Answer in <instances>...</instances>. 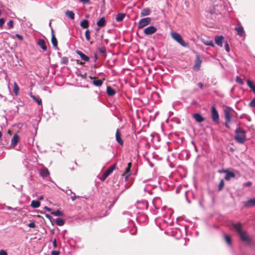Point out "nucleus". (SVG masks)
<instances>
[{"mask_svg":"<svg viewBox=\"0 0 255 255\" xmlns=\"http://www.w3.org/2000/svg\"><path fill=\"white\" fill-rule=\"evenodd\" d=\"M202 42L206 45L211 46H212V47L214 46V44L213 41L212 40H203Z\"/></svg>","mask_w":255,"mask_h":255,"instance_id":"nucleus-34","label":"nucleus"},{"mask_svg":"<svg viewBox=\"0 0 255 255\" xmlns=\"http://www.w3.org/2000/svg\"><path fill=\"white\" fill-rule=\"evenodd\" d=\"M211 118L212 121L216 124L219 123V116L215 106H212L211 109Z\"/></svg>","mask_w":255,"mask_h":255,"instance_id":"nucleus-5","label":"nucleus"},{"mask_svg":"<svg viewBox=\"0 0 255 255\" xmlns=\"http://www.w3.org/2000/svg\"><path fill=\"white\" fill-rule=\"evenodd\" d=\"M106 21L105 17H104L100 18V19L97 22V25L99 27H102L105 26L106 25Z\"/></svg>","mask_w":255,"mask_h":255,"instance_id":"nucleus-22","label":"nucleus"},{"mask_svg":"<svg viewBox=\"0 0 255 255\" xmlns=\"http://www.w3.org/2000/svg\"><path fill=\"white\" fill-rule=\"evenodd\" d=\"M225 50L227 52H229L230 51V47H229V45L228 43L227 42H226L225 43Z\"/></svg>","mask_w":255,"mask_h":255,"instance_id":"nucleus-47","label":"nucleus"},{"mask_svg":"<svg viewBox=\"0 0 255 255\" xmlns=\"http://www.w3.org/2000/svg\"><path fill=\"white\" fill-rule=\"evenodd\" d=\"M235 139L239 143H244L246 140V131L240 127L235 130Z\"/></svg>","mask_w":255,"mask_h":255,"instance_id":"nucleus-2","label":"nucleus"},{"mask_svg":"<svg viewBox=\"0 0 255 255\" xmlns=\"http://www.w3.org/2000/svg\"><path fill=\"white\" fill-rule=\"evenodd\" d=\"M252 90L253 91L254 93L255 94V86H254Z\"/></svg>","mask_w":255,"mask_h":255,"instance_id":"nucleus-64","label":"nucleus"},{"mask_svg":"<svg viewBox=\"0 0 255 255\" xmlns=\"http://www.w3.org/2000/svg\"><path fill=\"white\" fill-rule=\"evenodd\" d=\"M4 22H5V20H4V18H0V27H1L2 26H3V25L4 23Z\"/></svg>","mask_w":255,"mask_h":255,"instance_id":"nucleus-50","label":"nucleus"},{"mask_svg":"<svg viewBox=\"0 0 255 255\" xmlns=\"http://www.w3.org/2000/svg\"><path fill=\"white\" fill-rule=\"evenodd\" d=\"M236 82H237L238 83H239L241 85L244 84V82H243V80L241 78H240L239 76L236 77Z\"/></svg>","mask_w":255,"mask_h":255,"instance_id":"nucleus-42","label":"nucleus"},{"mask_svg":"<svg viewBox=\"0 0 255 255\" xmlns=\"http://www.w3.org/2000/svg\"><path fill=\"white\" fill-rule=\"evenodd\" d=\"M80 26L83 28H87L89 27V21L87 19L83 20L80 23Z\"/></svg>","mask_w":255,"mask_h":255,"instance_id":"nucleus-26","label":"nucleus"},{"mask_svg":"<svg viewBox=\"0 0 255 255\" xmlns=\"http://www.w3.org/2000/svg\"><path fill=\"white\" fill-rule=\"evenodd\" d=\"M85 36H86V38L87 40L88 41H90V30L89 29H87L85 31Z\"/></svg>","mask_w":255,"mask_h":255,"instance_id":"nucleus-40","label":"nucleus"},{"mask_svg":"<svg viewBox=\"0 0 255 255\" xmlns=\"http://www.w3.org/2000/svg\"><path fill=\"white\" fill-rule=\"evenodd\" d=\"M198 86H199L201 89H202V87H203V84H202V83H199L198 84Z\"/></svg>","mask_w":255,"mask_h":255,"instance_id":"nucleus-62","label":"nucleus"},{"mask_svg":"<svg viewBox=\"0 0 255 255\" xmlns=\"http://www.w3.org/2000/svg\"><path fill=\"white\" fill-rule=\"evenodd\" d=\"M107 178V177L105 176H104V173H103V175H102V176L101 177L100 179L102 181H104Z\"/></svg>","mask_w":255,"mask_h":255,"instance_id":"nucleus-57","label":"nucleus"},{"mask_svg":"<svg viewBox=\"0 0 255 255\" xmlns=\"http://www.w3.org/2000/svg\"><path fill=\"white\" fill-rule=\"evenodd\" d=\"M7 26H8V28L11 29L13 27V21L12 20H10L7 23Z\"/></svg>","mask_w":255,"mask_h":255,"instance_id":"nucleus-43","label":"nucleus"},{"mask_svg":"<svg viewBox=\"0 0 255 255\" xmlns=\"http://www.w3.org/2000/svg\"><path fill=\"white\" fill-rule=\"evenodd\" d=\"M39 174L43 178H44L49 175V172L47 168L43 167L40 169Z\"/></svg>","mask_w":255,"mask_h":255,"instance_id":"nucleus-10","label":"nucleus"},{"mask_svg":"<svg viewBox=\"0 0 255 255\" xmlns=\"http://www.w3.org/2000/svg\"><path fill=\"white\" fill-rule=\"evenodd\" d=\"M245 206L247 207H251L255 206V198H252L247 201L245 204Z\"/></svg>","mask_w":255,"mask_h":255,"instance_id":"nucleus-19","label":"nucleus"},{"mask_svg":"<svg viewBox=\"0 0 255 255\" xmlns=\"http://www.w3.org/2000/svg\"><path fill=\"white\" fill-rule=\"evenodd\" d=\"M233 109L229 107H227L224 109V113L225 115V126L227 128H230V123L231 122L232 118L233 117L232 111Z\"/></svg>","mask_w":255,"mask_h":255,"instance_id":"nucleus-3","label":"nucleus"},{"mask_svg":"<svg viewBox=\"0 0 255 255\" xmlns=\"http://www.w3.org/2000/svg\"><path fill=\"white\" fill-rule=\"evenodd\" d=\"M116 140L121 145H123V144H124V142H123V140H122V138H121V134H120V131H119V129H117V131H116Z\"/></svg>","mask_w":255,"mask_h":255,"instance_id":"nucleus-13","label":"nucleus"},{"mask_svg":"<svg viewBox=\"0 0 255 255\" xmlns=\"http://www.w3.org/2000/svg\"><path fill=\"white\" fill-rule=\"evenodd\" d=\"M126 16V14L124 13H119L116 17V20L118 22H121L123 20L124 18Z\"/></svg>","mask_w":255,"mask_h":255,"instance_id":"nucleus-24","label":"nucleus"},{"mask_svg":"<svg viewBox=\"0 0 255 255\" xmlns=\"http://www.w3.org/2000/svg\"><path fill=\"white\" fill-rule=\"evenodd\" d=\"M53 246L54 248H56L57 246V243H56V240L55 239L53 241Z\"/></svg>","mask_w":255,"mask_h":255,"instance_id":"nucleus-54","label":"nucleus"},{"mask_svg":"<svg viewBox=\"0 0 255 255\" xmlns=\"http://www.w3.org/2000/svg\"><path fill=\"white\" fill-rule=\"evenodd\" d=\"M16 37H17V38H18L20 40H22L23 39V37H22L21 35H19V34H16Z\"/></svg>","mask_w":255,"mask_h":255,"instance_id":"nucleus-56","label":"nucleus"},{"mask_svg":"<svg viewBox=\"0 0 255 255\" xmlns=\"http://www.w3.org/2000/svg\"><path fill=\"white\" fill-rule=\"evenodd\" d=\"M103 80H101V79H95L94 80H93V84L96 86H97V87H100L103 84Z\"/></svg>","mask_w":255,"mask_h":255,"instance_id":"nucleus-28","label":"nucleus"},{"mask_svg":"<svg viewBox=\"0 0 255 255\" xmlns=\"http://www.w3.org/2000/svg\"><path fill=\"white\" fill-rule=\"evenodd\" d=\"M40 205V202L37 200H33L31 203V206L34 208L39 207Z\"/></svg>","mask_w":255,"mask_h":255,"instance_id":"nucleus-31","label":"nucleus"},{"mask_svg":"<svg viewBox=\"0 0 255 255\" xmlns=\"http://www.w3.org/2000/svg\"><path fill=\"white\" fill-rule=\"evenodd\" d=\"M46 217L48 219H50L51 218V217L49 215H46Z\"/></svg>","mask_w":255,"mask_h":255,"instance_id":"nucleus-63","label":"nucleus"},{"mask_svg":"<svg viewBox=\"0 0 255 255\" xmlns=\"http://www.w3.org/2000/svg\"><path fill=\"white\" fill-rule=\"evenodd\" d=\"M79 196H76L74 195V196L71 197V199L72 201H74L76 199V198H79Z\"/></svg>","mask_w":255,"mask_h":255,"instance_id":"nucleus-59","label":"nucleus"},{"mask_svg":"<svg viewBox=\"0 0 255 255\" xmlns=\"http://www.w3.org/2000/svg\"><path fill=\"white\" fill-rule=\"evenodd\" d=\"M166 209V207L165 206H163L161 208V209H160V211L161 212V214L163 215V216H165V210Z\"/></svg>","mask_w":255,"mask_h":255,"instance_id":"nucleus-44","label":"nucleus"},{"mask_svg":"<svg viewBox=\"0 0 255 255\" xmlns=\"http://www.w3.org/2000/svg\"><path fill=\"white\" fill-rule=\"evenodd\" d=\"M228 170H228V169H223L221 170H219V172L220 173H225L226 174V173L228 171Z\"/></svg>","mask_w":255,"mask_h":255,"instance_id":"nucleus-55","label":"nucleus"},{"mask_svg":"<svg viewBox=\"0 0 255 255\" xmlns=\"http://www.w3.org/2000/svg\"><path fill=\"white\" fill-rule=\"evenodd\" d=\"M224 238H225V240L226 243H227V244L229 246H231V237L229 236L225 235Z\"/></svg>","mask_w":255,"mask_h":255,"instance_id":"nucleus-36","label":"nucleus"},{"mask_svg":"<svg viewBox=\"0 0 255 255\" xmlns=\"http://www.w3.org/2000/svg\"><path fill=\"white\" fill-rule=\"evenodd\" d=\"M69 60L67 57H62L61 58V63L62 64L66 65L68 63Z\"/></svg>","mask_w":255,"mask_h":255,"instance_id":"nucleus-37","label":"nucleus"},{"mask_svg":"<svg viewBox=\"0 0 255 255\" xmlns=\"http://www.w3.org/2000/svg\"><path fill=\"white\" fill-rule=\"evenodd\" d=\"M76 52L78 55H79L80 56L81 59L82 60H83L84 61H87V62L89 61V60H90L89 57L88 56H87V55H86L83 53H82L81 51L77 50Z\"/></svg>","mask_w":255,"mask_h":255,"instance_id":"nucleus-17","label":"nucleus"},{"mask_svg":"<svg viewBox=\"0 0 255 255\" xmlns=\"http://www.w3.org/2000/svg\"><path fill=\"white\" fill-rule=\"evenodd\" d=\"M51 214L55 216H63V213L60 211L59 210H57L56 211H52L51 212Z\"/></svg>","mask_w":255,"mask_h":255,"instance_id":"nucleus-35","label":"nucleus"},{"mask_svg":"<svg viewBox=\"0 0 255 255\" xmlns=\"http://www.w3.org/2000/svg\"><path fill=\"white\" fill-rule=\"evenodd\" d=\"M202 63V60L200 59L199 56H197L195 60V64L194 66L193 69L195 70H199Z\"/></svg>","mask_w":255,"mask_h":255,"instance_id":"nucleus-11","label":"nucleus"},{"mask_svg":"<svg viewBox=\"0 0 255 255\" xmlns=\"http://www.w3.org/2000/svg\"><path fill=\"white\" fill-rule=\"evenodd\" d=\"M248 86L252 89L254 86H255L252 81L250 80H247Z\"/></svg>","mask_w":255,"mask_h":255,"instance_id":"nucleus-41","label":"nucleus"},{"mask_svg":"<svg viewBox=\"0 0 255 255\" xmlns=\"http://www.w3.org/2000/svg\"><path fill=\"white\" fill-rule=\"evenodd\" d=\"M231 227L236 232H238L240 236V239L245 242L249 243L250 242V238L246 232L243 231L242 229V225L240 223H233Z\"/></svg>","mask_w":255,"mask_h":255,"instance_id":"nucleus-1","label":"nucleus"},{"mask_svg":"<svg viewBox=\"0 0 255 255\" xmlns=\"http://www.w3.org/2000/svg\"><path fill=\"white\" fill-rule=\"evenodd\" d=\"M136 220L139 223H143L147 220V216L145 214L139 213L136 217Z\"/></svg>","mask_w":255,"mask_h":255,"instance_id":"nucleus-9","label":"nucleus"},{"mask_svg":"<svg viewBox=\"0 0 255 255\" xmlns=\"http://www.w3.org/2000/svg\"><path fill=\"white\" fill-rule=\"evenodd\" d=\"M98 50H99L100 53H102V54H104L106 55V48L104 46L100 47L98 48Z\"/></svg>","mask_w":255,"mask_h":255,"instance_id":"nucleus-39","label":"nucleus"},{"mask_svg":"<svg viewBox=\"0 0 255 255\" xmlns=\"http://www.w3.org/2000/svg\"><path fill=\"white\" fill-rule=\"evenodd\" d=\"M170 35L171 37L183 47H187V44L183 40L182 36L178 33L175 32H171Z\"/></svg>","mask_w":255,"mask_h":255,"instance_id":"nucleus-4","label":"nucleus"},{"mask_svg":"<svg viewBox=\"0 0 255 255\" xmlns=\"http://www.w3.org/2000/svg\"><path fill=\"white\" fill-rule=\"evenodd\" d=\"M252 185V182H251V181H248V182H247L246 183H244L243 184V186L244 187L246 186V187H250Z\"/></svg>","mask_w":255,"mask_h":255,"instance_id":"nucleus-45","label":"nucleus"},{"mask_svg":"<svg viewBox=\"0 0 255 255\" xmlns=\"http://www.w3.org/2000/svg\"><path fill=\"white\" fill-rule=\"evenodd\" d=\"M65 192L67 195H70L72 193V191L70 189H67L65 191Z\"/></svg>","mask_w":255,"mask_h":255,"instance_id":"nucleus-53","label":"nucleus"},{"mask_svg":"<svg viewBox=\"0 0 255 255\" xmlns=\"http://www.w3.org/2000/svg\"><path fill=\"white\" fill-rule=\"evenodd\" d=\"M65 15L72 20L74 19L75 14L72 11L67 10L65 12Z\"/></svg>","mask_w":255,"mask_h":255,"instance_id":"nucleus-25","label":"nucleus"},{"mask_svg":"<svg viewBox=\"0 0 255 255\" xmlns=\"http://www.w3.org/2000/svg\"><path fill=\"white\" fill-rule=\"evenodd\" d=\"M148 206L147 201L146 200L138 201L136 203V207L140 209H146Z\"/></svg>","mask_w":255,"mask_h":255,"instance_id":"nucleus-7","label":"nucleus"},{"mask_svg":"<svg viewBox=\"0 0 255 255\" xmlns=\"http://www.w3.org/2000/svg\"><path fill=\"white\" fill-rule=\"evenodd\" d=\"M224 39V37L222 35L215 36V41L216 44L220 47H222Z\"/></svg>","mask_w":255,"mask_h":255,"instance_id":"nucleus-12","label":"nucleus"},{"mask_svg":"<svg viewBox=\"0 0 255 255\" xmlns=\"http://www.w3.org/2000/svg\"><path fill=\"white\" fill-rule=\"evenodd\" d=\"M224 185H225V183H224V181L223 179H221L220 182V183L218 185V190L219 191H221L222 190V189L223 188L224 186Z\"/></svg>","mask_w":255,"mask_h":255,"instance_id":"nucleus-38","label":"nucleus"},{"mask_svg":"<svg viewBox=\"0 0 255 255\" xmlns=\"http://www.w3.org/2000/svg\"><path fill=\"white\" fill-rule=\"evenodd\" d=\"M60 253L58 251H53L51 252L52 255H59Z\"/></svg>","mask_w":255,"mask_h":255,"instance_id":"nucleus-52","label":"nucleus"},{"mask_svg":"<svg viewBox=\"0 0 255 255\" xmlns=\"http://www.w3.org/2000/svg\"><path fill=\"white\" fill-rule=\"evenodd\" d=\"M130 175V173H128V174H125L124 176H126L125 177V180L127 181L128 179L129 176Z\"/></svg>","mask_w":255,"mask_h":255,"instance_id":"nucleus-58","label":"nucleus"},{"mask_svg":"<svg viewBox=\"0 0 255 255\" xmlns=\"http://www.w3.org/2000/svg\"><path fill=\"white\" fill-rule=\"evenodd\" d=\"M80 1L84 3H87L89 1V0H80Z\"/></svg>","mask_w":255,"mask_h":255,"instance_id":"nucleus-60","label":"nucleus"},{"mask_svg":"<svg viewBox=\"0 0 255 255\" xmlns=\"http://www.w3.org/2000/svg\"><path fill=\"white\" fill-rule=\"evenodd\" d=\"M151 20V18L148 17L141 19L138 23V28H141L146 26L150 23Z\"/></svg>","mask_w":255,"mask_h":255,"instance_id":"nucleus-6","label":"nucleus"},{"mask_svg":"<svg viewBox=\"0 0 255 255\" xmlns=\"http://www.w3.org/2000/svg\"><path fill=\"white\" fill-rule=\"evenodd\" d=\"M0 255H7V253L3 250H0Z\"/></svg>","mask_w":255,"mask_h":255,"instance_id":"nucleus-51","label":"nucleus"},{"mask_svg":"<svg viewBox=\"0 0 255 255\" xmlns=\"http://www.w3.org/2000/svg\"><path fill=\"white\" fill-rule=\"evenodd\" d=\"M107 93L108 96H112L115 94L116 92L115 90L111 87H107Z\"/></svg>","mask_w":255,"mask_h":255,"instance_id":"nucleus-27","label":"nucleus"},{"mask_svg":"<svg viewBox=\"0 0 255 255\" xmlns=\"http://www.w3.org/2000/svg\"><path fill=\"white\" fill-rule=\"evenodd\" d=\"M44 208V209L46 210L48 212H51V209L50 208L46 207V206H45Z\"/></svg>","mask_w":255,"mask_h":255,"instance_id":"nucleus-61","label":"nucleus"},{"mask_svg":"<svg viewBox=\"0 0 255 255\" xmlns=\"http://www.w3.org/2000/svg\"><path fill=\"white\" fill-rule=\"evenodd\" d=\"M37 44L44 50H47V46L45 45V42L43 39H38Z\"/></svg>","mask_w":255,"mask_h":255,"instance_id":"nucleus-21","label":"nucleus"},{"mask_svg":"<svg viewBox=\"0 0 255 255\" xmlns=\"http://www.w3.org/2000/svg\"><path fill=\"white\" fill-rule=\"evenodd\" d=\"M249 105L252 107H255V98L253 99L250 103Z\"/></svg>","mask_w":255,"mask_h":255,"instance_id":"nucleus-46","label":"nucleus"},{"mask_svg":"<svg viewBox=\"0 0 255 255\" xmlns=\"http://www.w3.org/2000/svg\"><path fill=\"white\" fill-rule=\"evenodd\" d=\"M116 167V165H113L110 166L107 170H106L103 173H104V176L106 177H108L110 174H111L113 170L115 169Z\"/></svg>","mask_w":255,"mask_h":255,"instance_id":"nucleus-18","label":"nucleus"},{"mask_svg":"<svg viewBox=\"0 0 255 255\" xmlns=\"http://www.w3.org/2000/svg\"><path fill=\"white\" fill-rule=\"evenodd\" d=\"M28 226L29 228H34L35 227L36 225L34 222H31L28 224Z\"/></svg>","mask_w":255,"mask_h":255,"instance_id":"nucleus-48","label":"nucleus"},{"mask_svg":"<svg viewBox=\"0 0 255 255\" xmlns=\"http://www.w3.org/2000/svg\"><path fill=\"white\" fill-rule=\"evenodd\" d=\"M150 13V9L149 8H143L141 12H140V16L143 17L145 16H147L149 15Z\"/></svg>","mask_w":255,"mask_h":255,"instance_id":"nucleus-23","label":"nucleus"},{"mask_svg":"<svg viewBox=\"0 0 255 255\" xmlns=\"http://www.w3.org/2000/svg\"><path fill=\"white\" fill-rule=\"evenodd\" d=\"M19 88L16 82L14 83L13 84V92L16 96L18 95Z\"/></svg>","mask_w":255,"mask_h":255,"instance_id":"nucleus-33","label":"nucleus"},{"mask_svg":"<svg viewBox=\"0 0 255 255\" xmlns=\"http://www.w3.org/2000/svg\"><path fill=\"white\" fill-rule=\"evenodd\" d=\"M235 29L237 31L238 34L239 35H240V36L243 35V34L244 33V28L242 26L240 25L238 27H237L235 28Z\"/></svg>","mask_w":255,"mask_h":255,"instance_id":"nucleus-30","label":"nucleus"},{"mask_svg":"<svg viewBox=\"0 0 255 255\" xmlns=\"http://www.w3.org/2000/svg\"><path fill=\"white\" fill-rule=\"evenodd\" d=\"M128 173H130L129 167H127L126 168V171L124 173L123 175H125V174H128Z\"/></svg>","mask_w":255,"mask_h":255,"instance_id":"nucleus-49","label":"nucleus"},{"mask_svg":"<svg viewBox=\"0 0 255 255\" xmlns=\"http://www.w3.org/2000/svg\"><path fill=\"white\" fill-rule=\"evenodd\" d=\"M235 176V174L233 172L228 170V171L226 173L224 178L226 180L229 181L231 178H234Z\"/></svg>","mask_w":255,"mask_h":255,"instance_id":"nucleus-14","label":"nucleus"},{"mask_svg":"<svg viewBox=\"0 0 255 255\" xmlns=\"http://www.w3.org/2000/svg\"><path fill=\"white\" fill-rule=\"evenodd\" d=\"M51 32H52V38H51L52 43L55 49H58L57 41V39L53 33V30L52 27H51Z\"/></svg>","mask_w":255,"mask_h":255,"instance_id":"nucleus-16","label":"nucleus"},{"mask_svg":"<svg viewBox=\"0 0 255 255\" xmlns=\"http://www.w3.org/2000/svg\"><path fill=\"white\" fill-rule=\"evenodd\" d=\"M157 29L154 26H149L144 29V33L145 35H149L155 33Z\"/></svg>","mask_w":255,"mask_h":255,"instance_id":"nucleus-8","label":"nucleus"},{"mask_svg":"<svg viewBox=\"0 0 255 255\" xmlns=\"http://www.w3.org/2000/svg\"><path fill=\"white\" fill-rule=\"evenodd\" d=\"M55 222L56 224L59 226H63L65 223L64 220L62 218H57L55 220Z\"/></svg>","mask_w":255,"mask_h":255,"instance_id":"nucleus-32","label":"nucleus"},{"mask_svg":"<svg viewBox=\"0 0 255 255\" xmlns=\"http://www.w3.org/2000/svg\"><path fill=\"white\" fill-rule=\"evenodd\" d=\"M19 140V137L17 134H15L11 140V145L14 146Z\"/></svg>","mask_w":255,"mask_h":255,"instance_id":"nucleus-15","label":"nucleus"},{"mask_svg":"<svg viewBox=\"0 0 255 255\" xmlns=\"http://www.w3.org/2000/svg\"><path fill=\"white\" fill-rule=\"evenodd\" d=\"M30 97L35 102H36L39 105H42L41 99L40 98H39L38 97H36V96L33 95L32 94H30Z\"/></svg>","mask_w":255,"mask_h":255,"instance_id":"nucleus-29","label":"nucleus"},{"mask_svg":"<svg viewBox=\"0 0 255 255\" xmlns=\"http://www.w3.org/2000/svg\"><path fill=\"white\" fill-rule=\"evenodd\" d=\"M193 117L197 122L201 123L204 121V118L198 113L193 114Z\"/></svg>","mask_w":255,"mask_h":255,"instance_id":"nucleus-20","label":"nucleus"}]
</instances>
